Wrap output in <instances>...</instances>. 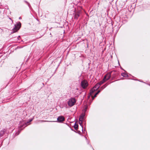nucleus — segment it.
Masks as SVG:
<instances>
[{
	"instance_id": "obj_27",
	"label": "nucleus",
	"mask_w": 150,
	"mask_h": 150,
	"mask_svg": "<svg viewBox=\"0 0 150 150\" xmlns=\"http://www.w3.org/2000/svg\"><path fill=\"white\" fill-rule=\"evenodd\" d=\"M120 68L121 69H123L121 67H120Z\"/></svg>"
},
{
	"instance_id": "obj_30",
	"label": "nucleus",
	"mask_w": 150,
	"mask_h": 150,
	"mask_svg": "<svg viewBox=\"0 0 150 150\" xmlns=\"http://www.w3.org/2000/svg\"><path fill=\"white\" fill-rule=\"evenodd\" d=\"M42 84L44 85V83H42Z\"/></svg>"
},
{
	"instance_id": "obj_29",
	"label": "nucleus",
	"mask_w": 150,
	"mask_h": 150,
	"mask_svg": "<svg viewBox=\"0 0 150 150\" xmlns=\"http://www.w3.org/2000/svg\"><path fill=\"white\" fill-rule=\"evenodd\" d=\"M21 17H20L19 18V19H21Z\"/></svg>"
},
{
	"instance_id": "obj_25",
	"label": "nucleus",
	"mask_w": 150,
	"mask_h": 150,
	"mask_svg": "<svg viewBox=\"0 0 150 150\" xmlns=\"http://www.w3.org/2000/svg\"><path fill=\"white\" fill-rule=\"evenodd\" d=\"M36 20L38 21V22H39V21L38 20V19H37V18H36Z\"/></svg>"
},
{
	"instance_id": "obj_22",
	"label": "nucleus",
	"mask_w": 150,
	"mask_h": 150,
	"mask_svg": "<svg viewBox=\"0 0 150 150\" xmlns=\"http://www.w3.org/2000/svg\"><path fill=\"white\" fill-rule=\"evenodd\" d=\"M9 18L11 21L12 22V23H13V21L10 18Z\"/></svg>"
},
{
	"instance_id": "obj_9",
	"label": "nucleus",
	"mask_w": 150,
	"mask_h": 150,
	"mask_svg": "<svg viewBox=\"0 0 150 150\" xmlns=\"http://www.w3.org/2000/svg\"><path fill=\"white\" fill-rule=\"evenodd\" d=\"M121 75L124 77H127L128 76L127 74L125 73H122Z\"/></svg>"
},
{
	"instance_id": "obj_26",
	"label": "nucleus",
	"mask_w": 150,
	"mask_h": 150,
	"mask_svg": "<svg viewBox=\"0 0 150 150\" xmlns=\"http://www.w3.org/2000/svg\"><path fill=\"white\" fill-rule=\"evenodd\" d=\"M98 93H96L95 94L96 95H98Z\"/></svg>"
},
{
	"instance_id": "obj_2",
	"label": "nucleus",
	"mask_w": 150,
	"mask_h": 150,
	"mask_svg": "<svg viewBox=\"0 0 150 150\" xmlns=\"http://www.w3.org/2000/svg\"><path fill=\"white\" fill-rule=\"evenodd\" d=\"M82 12L81 10H75L73 14L74 15V18L75 19L77 20L79 17L80 16V14Z\"/></svg>"
},
{
	"instance_id": "obj_1",
	"label": "nucleus",
	"mask_w": 150,
	"mask_h": 150,
	"mask_svg": "<svg viewBox=\"0 0 150 150\" xmlns=\"http://www.w3.org/2000/svg\"><path fill=\"white\" fill-rule=\"evenodd\" d=\"M21 23L20 21L17 22L16 24L14 25V27L13 28L11 33L12 34L17 32L21 28Z\"/></svg>"
},
{
	"instance_id": "obj_11",
	"label": "nucleus",
	"mask_w": 150,
	"mask_h": 150,
	"mask_svg": "<svg viewBox=\"0 0 150 150\" xmlns=\"http://www.w3.org/2000/svg\"><path fill=\"white\" fill-rule=\"evenodd\" d=\"M74 127L75 130H77L78 129V124L75 123L74 124Z\"/></svg>"
},
{
	"instance_id": "obj_18",
	"label": "nucleus",
	"mask_w": 150,
	"mask_h": 150,
	"mask_svg": "<svg viewBox=\"0 0 150 150\" xmlns=\"http://www.w3.org/2000/svg\"><path fill=\"white\" fill-rule=\"evenodd\" d=\"M24 2L25 3L27 4L28 3H29L27 1H25V0H24Z\"/></svg>"
},
{
	"instance_id": "obj_13",
	"label": "nucleus",
	"mask_w": 150,
	"mask_h": 150,
	"mask_svg": "<svg viewBox=\"0 0 150 150\" xmlns=\"http://www.w3.org/2000/svg\"><path fill=\"white\" fill-rule=\"evenodd\" d=\"M88 85H81V87L84 89L87 87Z\"/></svg>"
},
{
	"instance_id": "obj_20",
	"label": "nucleus",
	"mask_w": 150,
	"mask_h": 150,
	"mask_svg": "<svg viewBox=\"0 0 150 150\" xmlns=\"http://www.w3.org/2000/svg\"><path fill=\"white\" fill-rule=\"evenodd\" d=\"M31 121H32V120H30V121H29V122H27L26 123V125H27V124L28 123H29Z\"/></svg>"
},
{
	"instance_id": "obj_16",
	"label": "nucleus",
	"mask_w": 150,
	"mask_h": 150,
	"mask_svg": "<svg viewBox=\"0 0 150 150\" xmlns=\"http://www.w3.org/2000/svg\"><path fill=\"white\" fill-rule=\"evenodd\" d=\"M97 95H96L95 94L94 96H92V99L93 100L96 97Z\"/></svg>"
},
{
	"instance_id": "obj_7",
	"label": "nucleus",
	"mask_w": 150,
	"mask_h": 150,
	"mask_svg": "<svg viewBox=\"0 0 150 150\" xmlns=\"http://www.w3.org/2000/svg\"><path fill=\"white\" fill-rule=\"evenodd\" d=\"M80 84L82 85V84H88L87 81L86 80H82V81L81 82V83Z\"/></svg>"
},
{
	"instance_id": "obj_5",
	"label": "nucleus",
	"mask_w": 150,
	"mask_h": 150,
	"mask_svg": "<svg viewBox=\"0 0 150 150\" xmlns=\"http://www.w3.org/2000/svg\"><path fill=\"white\" fill-rule=\"evenodd\" d=\"M99 85H95V86L92 88L90 92V95H92L93 93L99 87Z\"/></svg>"
},
{
	"instance_id": "obj_14",
	"label": "nucleus",
	"mask_w": 150,
	"mask_h": 150,
	"mask_svg": "<svg viewBox=\"0 0 150 150\" xmlns=\"http://www.w3.org/2000/svg\"><path fill=\"white\" fill-rule=\"evenodd\" d=\"M134 80H136V81L137 80H138V81H139L140 82H141L144 83H146V84H148V85L150 84V83H146L145 82H144L143 81H142L141 80H137V79H134Z\"/></svg>"
},
{
	"instance_id": "obj_23",
	"label": "nucleus",
	"mask_w": 150,
	"mask_h": 150,
	"mask_svg": "<svg viewBox=\"0 0 150 150\" xmlns=\"http://www.w3.org/2000/svg\"><path fill=\"white\" fill-rule=\"evenodd\" d=\"M96 84H99V85H100V84H101L99 83H97Z\"/></svg>"
},
{
	"instance_id": "obj_6",
	"label": "nucleus",
	"mask_w": 150,
	"mask_h": 150,
	"mask_svg": "<svg viewBox=\"0 0 150 150\" xmlns=\"http://www.w3.org/2000/svg\"><path fill=\"white\" fill-rule=\"evenodd\" d=\"M57 120L59 122H61L64 121L65 118L64 116H61L59 117H58Z\"/></svg>"
},
{
	"instance_id": "obj_10",
	"label": "nucleus",
	"mask_w": 150,
	"mask_h": 150,
	"mask_svg": "<svg viewBox=\"0 0 150 150\" xmlns=\"http://www.w3.org/2000/svg\"><path fill=\"white\" fill-rule=\"evenodd\" d=\"M84 116V114H81L79 118V121H83V119Z\"/></svg>"
},
{
	"instance_id": "obj_19",
	"label": "nucleus",
	"mask_w": 150,
	"mask_h": 150,
	"mask_svg": "<svg viewBox=\"0 0 150 150\" xmlns=\"http://www.w3.org/2000/svg\"><path fill=\"white\" fill-rule=\"evenodd\" d=\"M24 2L25 3L27 4L28 3H29L27 1H25V0H24Z\"/></svg>"
},
{
	"instance_id": "obj_4",
	"label": "nucleus",
	"mask_w": 150,
	"mask_h": 150,
	"mask_svg": "<svg viewBox=\"0 0 150 150\" xmlns=\"http://www.w3.org/2000/svg\"><path fill=\"white\" fill-rule=\"evenodd\" d=\"M76 102V100L75 98H72L68 101V105L69 106L71 107L74 105Z\"/></svg>"
},
{
	"instance_id": "obj_15",
	"label": "nucleus",
	"mask_w": 150,
	"mask_h": 150,
	"mask_svg": "<svg viewBox=\"0 0 150 150\" xmlns=\"http://www.w3.org/2000/svg\"><path fill=\"white\" fill-rule=\"evenodd\" d=\"M27 4L28 5V6L29 7V8L30 9H32V7L31 6L30 3H28Z\"/></svg>"
},
{
	"instance_id": "obj_31",
	"label": "nucleus",
	"mask_w": 150,
	"mask_h": 150,
	"mask_svg": "<svg viewBox=\"0 0 150 150\" xmlns=\"http://www.w3.org/2000/svg\"><path fill=\"white\" fill-rule=\"evenodd\" d=\"M90 97V96H88V98H89V97Z\"/></svg>"
},
{
	"instance_id": "obj_12",
	"label": "nucleus",
	"mask_w": 150,
	"mask_h": 150,
	"mask_svg": "<svg viewBox=\"0 0 150 150\" xmlns=\"http://www.w3.org/2000/svg\"><path fill=\"white\" fill-rule=\"evenodd\" d=\"M6 83L7 84H12L13 82H12L11 79H9V80L7 81V82Z\"/></svg>"
},
{
	"instance_id": "obj_3",
	"label": "nucleus",
	"mask_w": 150,
	"mask_h": 150,
	"mask_svg": "<svg viewBox=\"0 0 150 150\" xmlns=\"http://www.w3.org/2000/svg\"><path fill=\"white\" fill-rule=\"evenodd\" d=\"M111 77L110 73H108L106 74L104 76L103 80L102 81V83L105 82L109 80Z\"/></svg>"
},
{
	"instance_id": "obj_8",
	"label": "nucleus",
	"mask_w": 150,
	"mask_h": 150,
	"mask_svg": "<svg viewBox=\"0 0 150 150\" xmlns=\"http://www.w3.org/2000/svg\"><path fill=\"white\" fill-rule=\"evenodd\" d=\"M5 131L6 130L4 129L3 130L1 131L0 132V137L2 136L3 135Z\"/></svg>"
},
{
	"instance_id": "obj_28",
	"label": "nucleus",
	"mask_w": 150,
	"mask_h": 150,
	"mask_svg": "<svg viewBox=\"0 0 150 150\" xmlns=\"http://www.w3.org/2000/svg\"><path fill=\"white\" fill-rule=\"evenodd\" d=\"M118 63L119 65H120V63H119V61H118Z\"/></svg>"
},
{
	"instance_id": "obj_17",
	"label": "nucleus",
	"mask_w": 150,
	"mask_h": 150,
	"mask_svg": "<svg viewBox=\"0 0 150 150\" xmlns=\"http://www.w3.org/2000/svg\"><path fill=\"white\" fill-rule=\"evenodd\" d=\"M82 121H79V124L80 125H82Z\"/></svg>"
},
{
	"instance_id": "obj_24",
	"label": "nucleus",
	"mask_w": 150,
	"mask_h": 150,
	"mask_svg": "<svg viewBox=\"0 0 150 150\" xmlns=\"http://www.w3.org/2000/svg\"><path fill=\"white\" fill-rule=\"evenodd\" d=\"M100 92V91H98L97 92V93H98V94Z\"/></svg>"
},
{
	"instance_id": "obj_21",
	"label": "nucleus",
	"mask_w": 150,
	"mask_h": 150,
	"mask_svg": "<svg viewBox=\"0 0 150 150\" xmlns=\"http://www.w3.org/2000/svg\"><path fill=\"white\" fill-rule=\"evenodd\" d=\"M20 36H19L17 38V39H18V40H19V38H20Z\"/></svg>"
}]
</instances>
